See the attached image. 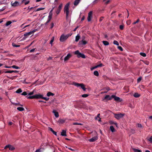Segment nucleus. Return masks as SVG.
<instances>
[{
  "label": "nucleus",
  "instance_id": "obj_1",
  "mask_svg": "<svg viewBox=\"0 0 152 152\" xmlns=\"http://www.w3.org/2000/svg\"><path fill=\"white\" fill-rule=\"evenodd\" d=\"M69 3L67 4L64 6V12L66 13V18L67 19L68 18V15L69 13Z\"/></svg>",
  "mask_w": 152,
  "mask_h": 152
},
{
  "label": "nucleus",
  "instance_id": "obj_2",
  "mask_svg": "<svg viewBox=\"0 0 152 152\" xmlns=\"http://www.w3.org/2000/svg\"><path fill=\"white\" fill-rule=\"evenodd\" d=\"M114 117L117 119L119 120L120 118L123 117L124 115V114L118 113V114H114Z\"/></svg>",
  "mask_w": 152,
  "mask_h": 152
},
{
  "label": "nucleus",
  "instance_id": "obj_3",
  "mask_svg": "<svg viewBox=\"0 0 152 152\" xmlns=\"http://www.w3.org/2000/svg\"><path fill=\"white\" fill-rule=\"evenodd\" d=\"M40 94H36L32 96H27L26 97L29 99H39L40 98Z\"/></svg>",
  "mask_w": 152,
  "mask_h": 152
},
{
  "label": "nucleus",
  "instance_id": "obj_4",
  "mask_svg": "<svg viewBox=\"0 0 152 152\" xmlns=\"http://www.w3.org/2000/svg\"><path fill=\"white\" fill-rule=\"evenodd\" d=\"M37 31V29H34L32 31H31L27 33L24 34V36L25 38H26L28 37V36L30 35H31L34 33L35 32Z\"/></svg>",
  "mask_w": 152,
  "mask_h": 152
},
{
  "label": "nucleus",
  "instance_id": "obj_5",
  "mask_svg": "<svg viewBox=\"0 0 152 152\" xmlns=\"http://www.w3.org/2000/svg\"><path fill=\"white\" fill-rule=\"evenodd\" d=\"M67 39L66 35L64 34L61 35L60 38V41L61 42H64Z\"/></svg>",
  "mask_w": 152,
  "mask_h": 152
},
{
  "label": "nucleus",
  "instance_id": "obj_6",
  "mask_svg": "<svg viewBox=\"0 0 152 152\" xmlns=\"http://www.w3.org/2000/svg\"><path fill=\"white\" fill-rule=\"evenodd\" d=\"M112 97H113V98L115 100V101L121 102L122 101V99H121L118 97L116 96L115 95H112Z\"/></svg>",
  "mask_w": 152,
  "mask_h": 152
},
{
  "label": "nucleus",
  "instance_id": "obj_7",
  "mask_svg": "<svg viewBox=\"0 0 152 152\" xmlns=\"http://www.w3.org/2000/svg\"><path fill=\"white\" fill-rule=\"evenodd\" d=\"M62 4H60L58 6L57 10L56 11V12L57 15H58L60 13V11L62 8Z\"/></svg>",
  "mask_w": 152,
  "mask_h": 152
},
{
  "label": "nucleus",
  "instance_id": "obj_8",
  "mask_svg": "<svg viewBox=\"0 0 152 152\" xmlns=\"http://www.w3.org/2000/svg\"><path fill=\"white\" fill-rule=\"evenodd\" d=\"M8 148H9V150L10 151H13L15 149V148L14 146L10 145H6L5 147L4 148L5 149H6Z\"/></svg>",
  "mask_w": 152,
  "mask_h": 152
},
{
  "label": "nucleus",
  "instance_id": "obj_9",
  "mask_svg": "<svg viewBox=\"0 0 152 152\" xmlns=\"http://www.w3.org/2000/svg\"><path fill=\"white\" fill-rule=\"evenodd\" d=\"M92 11L90 12L88 14V15L87 18V20L88 21V22L91 21V19L92 18Z\"/></svg>",
  "mask_w": 152,
  "mask_h": 152
},
{
  "label": "nucleus",
  "instance_id": "obj_10",
  "mask_svg": "<svg viewBox=\"0 0 152 152\" xmlns=\"http://www.w3.org/2000/svg\"><path fill=\"white\" fill-rule=\"evenodd\" d=\"M72 56V55L70 53H68L67 55L64 58V61H65L68 60Z\"/></svg>",
  "mask_w": 152,
  "mask_h": 152
},
{
  "label": "nucleus",
  "instance_id": "obj_11",
  "mask_svg": "<svg viewBox=\"0 0 152 152\" xmlns=\"http://www.w3.org/2000/svg\"><path fill=\"white\" fill-rule=\"evenodd\" d=\"M75 54L77 55V56L78 58H80V56L81 54V53H80L79 51L77 50L76 51L75 53Z\"/></svg>",
  "mask_w": 152,
  "mask_h": 152
},
{
  "label": "nucleus",
  "instance_id": "obj_12",
  "mask_svg": "<svg viewBox=\"0 0 152 152\" xmlns=\"http://www.w3.org/2000/svg\"><path fill=\"white\" fill-rule=\"evenodd\" d=\"M97 139V137H94L89 140L90 142H94Z\"/></svg>",
  "mask_w": 152,
  "mask_h": 152
},
{
  "label": "nucleus",
  "instance_id": "obj_13",
  "mask_svg": "<svg viewBox=\"0 0 152 152\" xmlns=\"http://www.w3.org/2000/svg\"><path fill=\"white\" fill-rule=\"evenodd\" d=\"M113 98L112 97V95L111 96H110L109 95H107L105 96L104 97V99L107 100H110Z\"/></svg>",
  "mask_w": 152,
  "mask_h": 152
},
{
  "label": "nucleus",
  "instance_id": "obj_14",
  "mask_svg": "<svg viewBox=\"0 0 152 152\" xmlns=\"http://www.w3.org/2000/svg\"><path fill=\"white\" fill-rule=\"evenodd\" d=\"M11 4L12 6L16 7L17 6H18L19 4L18 2L16 1L13 3L12 2L11 3Z\"/></svg>",
  "mask_w": 152,
  "mask_h": 152
},
{
  "label": "nucleus",
  "instance_id": "obj_15",
  "mask_svg": "<svg viewBox=\"0 0 152 152\" xmlns=\"http://www.w3.org/2000/svg\"><path fill=\"white\" fill-rule=\"evenodd\" d=\"M48 130L50 131H51L53 133V134L54 135H57V133L56 132L54 131L53 129L51 127H49L48 128Z\"/></svg>",
  "mask_w": 152,
  "mask_h": 152
},
{
  "label": "nucleus",
  "instance_id": "obj_16",
  "mask_svg": "<svg viewBox=\"0 0 152 152\" xmlns=\"http://www.w3.org/2000/svg\"><path fill=\"white\" fill-rule=\"evenodd\" d=\"M87 43V42L86 41H85L84 40H82L81 41H80L79 42V45H85Z\"/></svg>",
  "mask_w": 152,
  "mask_h": 152
},
{
  "label": "nucleus",
  "instance_id": "obj_17",
  "mask_svg": "<svg viewBox=\"0 0 152 152\" xmlns=\"http://www.w3.org/2000/svg\"><path fill=\"white\" fill-rule=\"evenodd\" d=\"M53 112L54 113L56 117L57 118L59 116V114L58 113L56 112V110H53Z\"/></svg>",
  "mask_w": 152,
  "mask_h": 152
},
{
  "label": "nucleus",
  "instance_id": "obj_18",
  "mask_svg": "<svg viewBox=\"0 0 152 152\" xmlns=\"http://www.w3.org/2000/svg\"><path fill=\"white\" fill-rule=\"evenodd\" d=\"M61 135L62 136H66V132L65 130H63L61 133Z\"/></svg>",
  "mask_w": 152,
  "mask_h": 152
},
{
  "label": "nucleus",
  "instance_id": "obj_19",
  "mask_svg": "<svg viewBox=\"0 0 152 152\" xmlns=\"http://www.w3.org/2000/svg\"><path fill=\"white\" fill-rule=\"evenodd\" d=\"M40 96L39 99H45L46 101H48L49 99V98H48L43 97V96L42 95H41V94H40Z\"/></svg>",
  "mask_w": 152,
  "mask_h": 152
},
{
  "label": "nucleus",
  "instance_id": "obj_20",
  "mask_svg": "<svg viewBox=\"0 0 152 152\" xmlns=\"http://www.w3.org/2000/svg\"><path fill=\"white\" fill-rule=\"evenodd\" d=\"M80 1V0H75L74 3V4L75 6H77L78 4L79 3Z\"/></svg>",
  "mask_w": 152,
  "mask_h": 152
},
{
  "label": "nucleus",
  "instance_id": "obj_21",
  "mask_svg": "<svg viewBox=\"0 0 152 152\" xmlns=\"http://www.w3.org/2000/svg\"><path fill=\"white\" fill-rule=\"evenodd\" d=\"M100 114L99 113L98 114L97 116L95 118L97 120L99 121L100 122L101 121V118L99 117Z\"/></svg>",
  "mask_w": 152,
  "mask_h": 152
},
{
  "label": "nucleus",
  "instance_id": "obj_22",
  "mask_svg": "<svg viewBox=\"0 0 152 152\" xmlns=\"http://www.w3.org/2000/svg\"><path fill=\"white\" fill-rule=\"evenodd\" d=\"M81 83H76L75 82H73V85H74L75 86H76L77 87H80V86L81 85Z\"/></svg>",
  "mask_w": 152,
  "mask_h": 152
},
{
  "label": "nucleus",
  "instance_id": "obj_23",
  "mask_svg": "<svg viewBox=\"0 0 152 152\" xmlns=\"http://www.w3.org/2000/svg\"><path fill=\"white\" fill-rule=\"evenodd\" d=\"M54 94L50 92H48L47 94V96H53Z\"/></svg>",
  "mask_w": 152,
  "mask_h": 152
},
{
  "label": "nucleus",
  "instance_id": "obj_24",
  "mask_svg": "<svg viewBox=\"0 0 152 152\" xmlns=\"http://www.w3.org/2000/svg\"><path fill=\"white\" fill-rule=\"evenodd\" d=\"M80 86L84 91H85L86 90V88H85V86L83 84L81 83Z\"/></svg>",
  "mask_w": 152,
  "mask_h": 152
},
{
  "label": "nucleus",
  "instance_id": "obj_25",
  "mask_svg": "<svg viewBox=\"0 0 152 152\" xmlns=\"http://www.w3.org/2000/svg\"><path fill=\"white\" fill-rule=\"evenodd\" d=\"M80 35L79 34H77V36H76L75 37V41L76 42H78L79 41V40L80 38Z\"/></svg>",
  "mask_w": 152,
  "mask_h": 152
},
{
  "label": "nucleus",
  "instance_id": "obj_26",
  "mask_svg": "<svg viewBox=\"0 0 152 152\" xmlns=\"http://www.w3.org/2000/svg\"><path fill=\"white\" fill-rule=\"evenodd\" d=\"M17 109L20 111H22L24 110V109L23 107H17Z\"/></svg>",
  "mask_w": 152,
  "mask_h": 152
},
{
  "label": "nucleus",
  "instance_id": "obj_27",
  "mask_svg": "<svg viewBox=\"0 0 152 152\" xmlns=\"http://www.w3.org/2000/svg\"><path fill=\"white\" fill-rule=\"evenodd\" d=\"M110 129L112 132H114L115 131L113 126H110Z\"/></svg>",
  "mask_w": 152,
  "mask_h": 152
},
{
  "label": "nucleus",
  "instance_id": "obj_28",
  "mask_svg": "<svg viewBox=\"0 0 152 152\" xmlns=\"http://www.w3.org/2000/svg\"><path fill=\"white\" fill-rule=\"evenodd\" d=\"M3 70L4 71H2L3 73L4 72L5 73H11L10 70L4 69Z\"/></svg>",
  "mask_w": 152,
  "mask_h": 152
},
{
  "label": "nucleus",
  "instance_id": "obj_29",
  "mask_svg": "<svg viewBox=\"0 0 152 152\" xmlns=\"http://www.w3.org/2000/svg\"><path fill=\"white\" fill-rule=\"evenodd\" d=\"M133 96L134 97L137 98L139 97L140 96V95L138 93H134Z\"/></svg>",
  "mask_w": 152,
  "mask_h": 152
},
{
  "label": "nucleus",
  "instance_id": "obj_30",
  "mask_svg": "<svg viewBox=\"0 0 152 152\" xmlns=\"http://www.w3.org/2000/svg\"><path fill=\"white\" fill-rule=\"evenodd\" d=\"M103 43L105 45H107L109 44V42L106 41H103Z\"/></svg>",
  "mask_w": 152,
  "mask_h": 152
},
{
  "label": "nucleus",
  "instance_id": "obj_31",
  "mask_svg": "<svg viewBox=\"0 0 152 152\" xmlns=\"http://www.w3.org/2000/svg\"><path fill=\"white\" fill-rule=\"evenodd\" d=\"M94 74L96 76H99V73L97 71H94Z\"/></svg>",
  "mask_w": 152,
  "mask_h": 152
},
{
  "label": "nucleus",
  "instance_id": "obj_32",
  "mask_svg": "<svg viewBox=\"0 0 152 152\" xmlns=\"http://www.w3.org/2000/svg\"><path fill=\"white\" fill-rule=\"evenodd\" d=\"M65 121L62 119H60L59 120L58 122L61 123H63Z\"/></svg>",
  "mask_w": 152,
  "mask_h": 152
},
{
  "label": "nucleus",
  "instance_id": "obj_33",
  "mask_svg": "<svg viewBox=\"0 0 152 152\" xmlns=\"http://www.w3.org/2000/svg\"><path fill=\"white\" fill-rule=\"evenodd\" d=\"M133 149L134 152H142L140 150L137 149L136 148H133Z\"/></svg>",
  "mask_w": 152,
  "mask_h": 152
},
{
  "label": "nucleus",
  "instance_id": "obj_34",
  "mask_svg": "<svg viewBox=\"0 0 152 152\" xmlns=\"http://www.w3.org/2000/svg\"><path fill=\"white\" fill-rule=\"evenodd\" d=\"M12 45L13 47H20V45H18L16 44L12 43Z\"/></svg>",
  "mask_w": 152,
  "mask_h": 152
},
{
  "label": "nucleus",
  "instance_id": "obj_35",
  "mask_svg": "<svg viewBox=\"0 0 152 152\" xmlns=\"http://www.w3.org/2000/svg\"><path fill=\"white\" fill-rule=\"evenodd\" d=\"M22 91V90H21V89L20 88H19L16 91V93H20Z\"/></svg>",
  "mask_w": 152,
  "mask_h": 152
},
{
  "label": "nucleus",
  "instance_id": "obj_36",
  "mask_svg": "<svg viewBox=\"0 0 152 152\" xmlns=\"http://www.w3.org/2000/svg\"><path fill=\"white\" fill-rule=\"evenodd\" d=\"M11 67L13 68L14 69H18L20 68L19 67L16 66L15 65H13V66H11Z\"/></svg>",
  "mask_w": 152,
  "mask_h": 152
},
{
  "label": "nucleus",
  "instance_id": "obj_37",
  "mask_svg": "<svg viewBox=\"0 0 152 152\" xmlns=\"http://www.w3.org/2000/svg\"><path fill=\"white\" fill-rule=\"evenodd\" d=\"M12 23V22L10 21H7L6 24V25L7 26L10 25Z\"/></svg>",
  "mask_w": 152,
  "mask_h": 152
},
{
  "label": "nucleus",
  "instance_id": "obj_38",
  "mask_svg": "<svg viewBox=\"0 0 152 152\" xmlns=\"http://www.w3.org/2000/svg\"><path fill=\"white\" fill-rule=\"evenodd\" d=\"M45 9V8H42V7L38 8L35 11L36 12L38 11H39L41 10H43L44 9Z\"/></svg>",
  "mask_w": 152,
  "mask_h": 152
},
{
  "label": "nucleus",
  "instance_id": "obj_39",
  "mask_svg": "<svg viewBox=\"0 0 152 152\" xmlns=\"http://www.w3.org/2000/svg\"><path fill=\"white\" fill-rule=\"evenodd\" d=\"M12 104H13L15 105L23 106V105L20 104V103H12Z\"/></svg>",
  "mask_w": 152,
  "mask_h": 152
},
{
  "label": "nucleus",
  "instance_id": "obj_40",
  "mask_svg": "<svg viewBox=\"0 0 152 152\" xmlns=\"http://www.w3.org/2000/svg\"><path fill=\"white\" fill-rule=\"evenodd\" d=\"M54 37H52V39H51V40H50V44H52L53 42L54 41Z\"/></svg>",
  "mask_w": 152,
  "mask_h": 152
},
{
  "label": "nucleus",
  "instance_id": "obj_41",
  "mask_svg": "<svg viewBox=\"0 0 152 152\" xmlns=\"http://www.w3.org/2000/svg\"><path fill=\"white\" fill-rule=\"evenodd\" d=\"M142 79V77H140L138 78L137 79V83H139L140 82V81Z\"/></svg>",
  "mask_w": 152,
  "mask_h": 152
},
{
  "label": "nucleus",
  "instance_id": "obj_42",
  "mask_svg": "<svg viewBox=\"0 0 152 152\" xmlns=\"http://www.w3.org/2000/svg\"><path fill=\"white\" fill-rule=\"evenodd\" d=\"M130 132L132 134H134L135 133V130L133 129H132L130 130Z\"/></svg>",
  "mask_w": 152,
  "mask_h": 152
},
{
  "label": "nucleus",
  "instance_id": "obj_43",
  "mask_svg": "<svg viewBox=\"0 0 152 152\" xmlns=\"http://www.w3.org/2000/svg\"><path fill=\"white\" fill-rule=\"evenodd\" d=\"M140 55L141 56H142L143 57H145L146 56V54L145 53H140Z\"/></svg>",
  "mask_w": 152,
  "mask_h": 152
},
{
  "label": "nucleus",
  "instance_id": "obj_44",
  "mask_svg": "<svg viewBox=\"0 0 152 152\" xmlns=\"http://www.w3.org/2000/svg\"><path fill=\"white\" fill-rule=\"evenodd\" d=\"M113 44H114L116 45H119V43L117 41H116V40H114L113 41Z\"/></svg>",
  "mask_w": 152,
  "mask_h": 152
},
{
  "label": "nucleus",
  "instance_id": "obj_45",
  "mask_svg": "<svg viewBox=\"0 0 152 152\" xmlns=\"http://www.w3.org/2000/svg\"><path fill=\"white\" fill-rule=\"evenodd\" d=\"M118 49L119 50L121 51H123V50L122 47L121 46H118Z\"/></svg>",
  "mask_w": 152,
  "mask_h": 152
},
{
  "label": "nucleus",
  "instance_id": "obj_46",
  "mask_svg": "<svg viewBox=\"0 0 152 152\" xmlns=\"http://www.w3.org/2000/svg\"><path fill=\"white\" fill-rule=\"evenodd\" d=\"M119 28L121 30H123L124 28V25H120L119 26Z\"/></svg>",
  "mask_w": 152,
  "mask_h": 152
},
{
  "label": "nucleus",
  "instance_id": "obj_47",
  "mask_svg": "<svg viewBox=\"0 0 152 152\" xmlns=\"http://www.w3.org/2000/svg\"><path fill=\"white\" fill-rule=\"evenodd\" d=\"M80 57L84 58H86V56H85V55L83 54L82 53L80 56Z\"/></svg>",
  "mask_w": 152,
  "mask_h": 152
},
{
  "label": "nucleus",
  "instance_id": "obj_48",
  "mask_svg": "<svg viewBox=\"0 0 152 152\" xmlns=\"http://www.w3.org/2000/svg\"><path fill=\"white\" fill-rule=\"evenodd\" d=\"M89 96L88 94H84L82 95V96L83 97H86Z\"/></svg>",
  "mask_w": 152,
  "mask_h": 152
},
{
  "label": "nucleus",
  "instance_id": "obj_49",
  "mask_svg": "<svg viewBox=\"0 0 152 152\" xmlns=\"http://www.w3.org/2000/svg\"><path fill=\"white\" fill-rule=\"evenodd\" d=\"M27 94V93L26 91H24L22 93L21 95L23 96H26Z\"/></svg>",
  "mask_w": 152,
  "mask_h": 152
},
{
  "label": "nucleus",
  "instance_id": "obj_50",
  "mask_svg": "<svg viewBox=\"0 0 152 152\" xmlns=\"http://www.w3.org/2000/svg\"><path fill=\"white\" fill-rule=\"evenodd\" d=\"M72 35V34H68L65 35L66 36V38L67 39L68 37L71 36Z\"/></svg>",
  "mask_w": 152,
  "mask_h": 152
},
{
  "label": "nucleus",
  "instance_id": "obj_51",
  "mask_svg": "<svg viewBox=\"0 0 152 152\" xmlns=\"http://www.w3.org/2000/svg\"><path fill=\"white\" fill-rule=\"evenodd\" d=\"M148 140L150 142L152 143V136H151L149 139H148Z\"/></svg>",
  "mask_w": 152,
  "mask_h": 152
},
{
  "label": "nucleus",
  "instance_id": "obj_52",
  "mask_svg": "<svg viewBox=\"0 0 152 152\" xmlns=\"http://www.w3.org/2000/svg\"><path fill=\"white\" fill-rule=\"evenodd\" d=\"M49 15L48 16V19H51L52 18V14H49Z\"/></svg>",
  "mask_w": 152,
  "mask_h": 152
},
{
  "label": "nucleus",
  "instance_id": "obj_53",
  "mask_svg": "<svg viewBox=\"0 0 152 152\" xmlns=\"http://www.w3.org/2000/svg\"><path fill=\"white\" fill-rule=\"evenodd\" d=\"M73 124L74 125H82V124H81L80 123H77V122H76V123H73Z\"/></svg>",
  "mask_w": 152,
  "mask_h": 152
},
{
  "label": "nucleus",
  "instance_id": "obj_54",
  "mask_svg": "<svg viewBox=\"0 0 152 152\" xmlns=\"http://www.w3.org/2000/svg\"><path fill=\"white\" fill-rule=\"evenodd\" d=\"M97 68V66H96L94 67H92L91 68V70H93V69H95L96 68Z\"/></svg>",
  "mask_w": 152,
  "mask_h": 152
},
{
  "label": "nucleus",
  "instance_id": "obj_55",
  "mask_svg": "<svg viewBox=\"0 0 152 152\" xmlns=\"http://www.w3.org/2000/svg\"><path fill=\"white\" fill-rule=\"evenodd\" d=\"M34 94V91H32V92L29 93L28 94V95H31L33 94Z\"/></svg>",
  "mask_w": 152,
  "mask_h": 152
},
{
  "label": "nucleus",
  "instance_id": "obj_56",
  "mask_svg": "<svg viewBox=\"0 0 152 152\" xmlns=\"http://www.w3.org/2000/svg\"><path fill=\"white\" fill-rule=\"evenodd\" d=\"M54 25V24L52 22L51 24V27H50V28H51V29L52 28H53V27Z\"/></svg>",
  "mask_w": 152,
  "mask_h": 152
},
{
  "label": "nucleus",
  "instance_id": "obj_57",
  "mask_svg": "<svg viewBox=\"0 0 152 152\" xmlns=\"http://www.w3.org/2000/svg\"><path fill=\"white\" fill-rule=\"evenodd\" d=\"M137 126L139 128H141L142 127V125L141 124H137Z\"/></svg>",
  "mask_w": 152,
  "mask_h": 152
},
{
  "label": "nucleus",
  "instance_id": "obj_58",
  "mask_svg": "<svg viewBox=\"0 0 152 152\" xmlns=\"http://www.w3.org/2000/svg\"><path fill=\"white\" fill-rule=\"evenodd\" d=\"M97 68L98 67H102L103 66V64H100L97 65Z\"/></svg>",
  "mask_w": 152,
  "mask_h": 152
},
{
  "label": "nucleus",
  "instance_id": "obj_59",
  "mask_svg": "<svg viewBox=\"0 0 152 152\" xmlns=\"http://www.w3.org/2000/svg\"><path fill=\"white\" fill-rule=\"evenodd\" d=\"M139 21V19H138L136 22H134L133 23V24H135L136 23H138Z\"/></svg>",
  "mask_w": 152,
  "mask_h": 152
},
{
  "label": "nucleus",
  "instance_id": "obj_60",
  "mask_svg": "<svg viewBox=\"0 0 152 152\" xmlns=\"http://www.w3.org/2000/svg\"><path fill=\"white\" fill-rule=\"evenodd\" d=\"M35 48H33L30 51V53H32L35 50Z\"/></svg>",
  "mask_w": 152,
  "mask_h": 152
},
{
  "label": "nucleus",
  "instance_id": "obj_61",
  "mask_svg": "<svg viewBox=\"0 0 152 152\" xmlns=\"http://www.w3.org/2000/svg\"><path fill=\"white\" fill-rule=\"evenodd\" d=\"M29 2H30V1H27L25 2L24 4L25 5H27V4H29Z\"/></svg>",
  "mask_w": 152,
  "mask_h": 152
},
{
  "label": "nucleus",
  "instance_id": "obj_62",
  "mask_svg": "<svg viewBox=\"0 0 152 152\" xmlns=\"http://www.w3.org/2000/svg\"><path fill=\"white\" fill-rule=\"evenodd\" d=\"M104 17H100V19H99V21L101 22L103 19Z\"/></svg>",
  "mask_w": 152,
  "mask_h": 152
},
{
  "label": "nucleus",
  "instance_id": "obj_63",
  "mask_svg": "<svg viewBox=\"0 0 152 152\" xmlns=\"http://www.w3.org/2000/svg\"><path fill=\"white\" fill-rule=\"evenodd\" d=\"M144 63H145L147 65H148L149 64V62L147 61H146L144 62Z\"/></svg>",
  "mask_w": 152,
  "mask_h": 152
},
{
  "label": "nucleus",
  "instance_id": "obj_64",
  "mask_svg": "<svg viewBox=\"0 0 152 152\" xmlns=\"http://www.w3.org/2000/svg\"><path fill=\"white\" fill-rule=\"evenodd\" d=\"M12 124L13 123L12 122H10L8 123V125L10 126L12 125Z\"/></svg>",
  "mask_w": 152,
  "mask_h": 152
}]
</instances>
